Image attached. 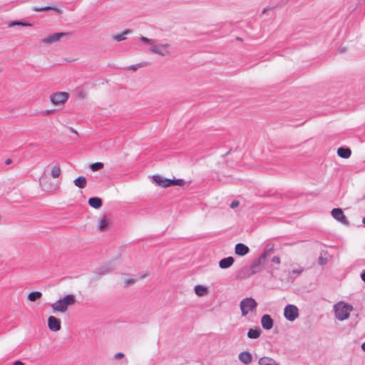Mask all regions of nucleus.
Here are the masks:
<instances>
[{
  "label": "nucleus",
  "mask_w": 365,
  "mask_h": 365,
  "mask_svg": "<svg viewBox=\"0 0 365 365\" xmlns=\"http://www.w3.org/2000/svg\"><path fill=\"white\" fill-rule=\"evenodd\" d=\"M76 302V297L74 294H67L52 303L51 308L54 314H64L68 311L69 307L74 305Z\"/></svg>",
  "instance_id": "nucleus-1"
},
{
  "label": "nucleus",
  "mask_w": 365,
  "mask_h": 365,
  "mask_svg": "<svg viewBox=\"0 0 365 365\" xmlns=\"http://www.w3.org/2000/svg\"><path fill=\"white\" fill-rule=\"evenodd\" d=\"M335 316L340 320L343 321L349 317V314L353 310V307L347 303L339 302L334 307Z\"/></svg>",
  "instance_id": "nucleus-2"
},
{
  "label": "nucleus",
  "mask_w": 365,
  "mask_h": 365,
  "mask_svg": "<svg viewBox=\"0 0 365 365\" xmlns=\"http://www.w3.org/2000/svg\"><path fill=\"white\" fill-rule=\"evenodd\" d=\"M153 179L158 185L163 187H168L173 185L183 186L185 185V182L182 179L170 180L164 178L158 175H154Z\"/></svg>",
  "instance_id": "nucleus-3"
},
{
  "label": "nucleus",
  "mask_w": 365,
  "mask_h": 365,
  "mask_svg": "<svg viewBox=\"0 0 365 365\" xmlns=\"http://www.w3.org/2000/svg\"><path fill=\"white\" fill-rule=\"evenodd\" d=\"M257 307V302L251 297L242 299L240 304L242 315L244 317L248 313L255 311Z\"/></svg>",
  "instance_id": "nucleus-4"
},
{
  "label": "nucleus",
  "mask_w": 365,
  "mask_h": 365,
  "mask_svg": "<svg viewBox=\"0 0 365 365\" xmlns=\"http://www.w3.org/2000/svg\"><path fill=\"white\" fill-rule=\"evenodd\" d=\"M68 99V94L66 92H56L50 96V100L55 106L63 105Z\"/></svg>",
  "instance_id": "nucleus-5"
},
{
  "label": "nucleus",
  "mask_w": 365,
  "mask_h": 365,
  "mask_svg": "<svg viewBox=\"0 0 365 365\" xmlns=\"http://www.w3.org/2000/svg\"><path fill=\"white\" fill-rule=\"evenodd\" d=\"M284 315L287 320L292 322L299 317V309L295 305L289 304L284 309Z\"/></svg>",
  "instance_id": "nucleus-6"
},
{
  "label": "nucleus",
  "mask_w": 365,
  "mask_h": 365,
  "mask_svg": "<svg viewBox=\"0 0 365 365\" xmlns=\"http://www.w3.org/2000/svg\"><path fill=\"white\" fill-rule=\"evenodd\" d=\"M331 216L340 223L348 225L349 221L341 208H334L331 211Z\"/></svg>",
  "instance_id": "nucleus-7"
},
{
  "label": "nucleus",
  "mask_w": 365,
  "mask_h": 365,
  "mask_svg": "<svg viewBox=\"0 0 365 365\" xmlns=\"http://www.w3.org/2000/svg\"><path fill=\"white\" fill-rule=\"evenodd\" d=\"M112 222L107 216L101 217L98 222L97 227L100 232H106L111 228Z\"/></svg>",
  "instance_id": "nucleus-8"
},
{
  "label": "nucleus",
  "mask_w": 365,
  "mask_h": 365,
  "mask_svg": "<svg viewBox=\"0 0 365 365\" xmlns=\"http://www.w3.org/2000/svg\"><path fill=\"white\" fill-rule=\"evenodd\" d=\"M262 258L263 257H261L257 260L253 262V263L248 268L247 277H249L251 275H253L261 270L262 265L263 264Z\"/></svg>",
  "instance_id": "nucleus-9"
},
{
  "label": "nucleus",
  "mask_w": 365,
  "mask_h": 365,
  "mask_svg": "<svg viewBox=\"0 0 365 365\" xmlns=\"http://www.w3.org/2000/svg\"><path fill=\"white\" fill-rule=\"evenodd\" d=\"M48 327L51 331H58L61 328V320L54 316L48 318Z\"/></svg>",
  "instance_id": "nucleus-10"
},
{
  "label": "nucleus",
  "mask_w": 365,
  "mask_h": 365,
  "mask_svg": "<svg viewBox=\"0 0 365 365\" xmlns=\"http://www.w3.org/2000/svg\"><path fill=\"white\" fill-rule=\"evenodd\" d=\"M66 35L67 34L64 32L53 34L43 38L41 42L44 44H51L54 42L58 41L61 37L66 36Z\"/></svg>",
  "instance_id": "nucleus-11"
},
{
  "label": "nucleus",
  "mask_w": 365,
  "mask_h": 365,
  "mask_svg": "<svg viewBox=\"0 0 365 365\" xmlns=\"http://www.w3.org/2000/svg\"><path fill=\"white\" fill-rule=\"evenodd\" d=\"M262 326L264 329L269 330L273 327V320L269 314H264L261 319Z\"/></svg>",
  "instance_id": "nucleus-12"
},
{
  "label": "nucleus",
  "mask_w": 365,
  "mask_h": 365,
  "mask_svg": "<svg viewBox=\"0 0 365 365\" xmlns=\"http://www.w3.org/2000/svg\"><path fill=\"white\" fill-rule=\"evenodd\" d=\"M250 251L249 247L242 244V243H238L235 245V254L240 256H244L247 255Z\"/></svg>",
  "instance_id": "nucleus-13"
},
{
  "label": "nucleus",
  "mask_w": 365,
  "mask_h": 365,
  "mask_svg": "<svg viewBox=\"0 0 365 365\" xmlns=\"http://www.w3.org/2000/svg\"><path fill=\"white\" fill-rule=\"evenodd\" d=\"M168 46H169V44H168V43L162 45L160 46L154 45L151 48V51L155 53H158V54L164 56V55L168 54V51L165 49Z\"/></svg>",
  "instance_id": "nucleus-14"
},
{
  "label": "nucleus",
  "mask_w": 365,
  "mask_h": 365,
  "mask_svg": "<svg viewBox=\"0 0 365 365\" xmlns=\"http://www.w3.org/2000/svg\"><path fill=\"white\" fill-rule=\"evenodd\" d=\"M234 261L235 260L232 257H228L221 259L219 262V266L222 269H227L232 265Z\"/></svg>",
  "instance_id": "nucleus-15"
},
{
  "label": "nucleus",
  "mask_w": 365,
  "mask_h": 365,
  "mask_svg": "<svg viewBox=\"0 0 365 365\" xmlns=\"http://www.w3.org/2000/svg\"><path fill=\"white\" fill-rule=\"evenodd\" d=\"M337 154L341 158H349L351 155V150L349 148H339L337 149Z\"/></svg>",
  "instance_id": "nucleus-16"
},
{
  "label": "nucleus",
  "mask_w": 365,
  "mask_h": 365,
  "mask_svg": "<svg viewBox=\"0 0 365 365\" xmlns=\"http://www.w3.org/2000/svg\"><path fill=\"white\" fill-rule=\"evenodd\" d=\"M239 359L245 364H249L252 362V356L250 352L244 351L240 354Z\"/></svg>",
  "instance_id": "nucleus-17"
},
{
  "label": "nucleus",
  "mask_w": 365,
  "mask_h": 365,
  "mask_svg": "<svg viewBox=\"0 0 365 365\" xmlns=\"http://www.w3.org/2000/svg\"><path fill=\"white\" fill-rule=\"evenodd\" d=\"M61 173L62 171L59 165H54L51 168L50 175L52 178H58Z\"/></svg>",
  "instance_id": "nucleus-18"
},
{
  "label": "nucleus",
  "mask_w": 365,
  "mask_h": 365,
  "mask_svg": "<svg viewBox=\"0 0 365 365\" xmlns=\"http://www.w3.org/2000/svg\"><path fill=\"white\" fill-rule=\"evenodd\" d=\"M88 204L91 207H92L95 209H98L101 207L102 200L100 197H91L88 200Z\"/></svg>",
  "instance_id": "nucleus-19"
},
{
  "label": "nucleus",
  "mask_w": 365,
  "mask_h": 365,
  "mask_svg": "<svg viewBox=\"0 0 365 365\" xmlns=\"http://www.w3.org/2000/svg\"><path fill=\"white\" fill-rule=\"evenodd\" d=\"M195 292L199 297H203L209 293L208 288L203 285H197L195 287Z\"/></svg>",
  "instance_id": "nucleus-20"
},
{
  "label": "nucleus",
  "mask_w": 365,
  "mask_h": 365,
  "mask_svg": "<svg viewBox=\"0 0 365 365\" xmlns=\"http://www.w3.org/2000/svg\"><path fill=\"white\" fill-rule=\"evenodd\" d=\"M75 185L79 188H84L87 185L86 178L84 176H79L73 180Z\"/></svg>",
  "instance_id": "nucleus-21"
},
{
  "label": "nucleus",
  "mask_w": 365,
  "mask_h": 365,
  "mask_svg": "<svg viewBox=\"0 0 365 365\" xmlns=\"http://www.w3.org/2000/svg\"><path fill=\"white\" fill-rule=\"evenodd\" d=\"M259 365H277V364L271 358H269V357H262L259 360Z\"/></svg>",
  "instance_id": "nucleus-22"
},
{
  "label": "nucleus",
  "mask_w": 365,
  "mask_h": 365,
  "mask_svg": "<svg viewBox=\"0 0 365 365\" xmlns=\"http://www.w3.org/2000/svg\"><path fill=\"white\" fill-rule=\"evenodd\" d=\"M41 297H42V293L41 292L36 291V292H30L28 294L27 297L30 302H35L36 300L39 299Z\"/></svg>",
  "instance_id": "nucleus-23"
},
{
  "label": "nucleus",
  "mask_w": 365,
  "mask_h": 365,
  "mask_svg": "<svg viewBox=\"0 0 365 365\" xmlns=\"http://www.w3.org/2000/svg\"><path fill=\"white\" fill-rule=\"evenodd\" d=\"M260 335V331L259 329H250L247 333V336L250 339H257Z\"/></svg>",
  "instance_id": "nucleus-24"
},
{
  "label": "nucleus",
  "mask_w": 365,
  "mask_h": 365,
  "mask_svg": "<svg viewBox=\"0 0 365 365\" xmlns=\"http://www.w3.org/2000/svg\"><path fill=\"white\" fill-rule=\"evenodd\" d=\"M103 163L101 162L95 163L91 165V169L92 171L96 172L103 168Z\"/></svg>",
  "instance_id": "nucleus-25"
},
{
  "label": "nucleus",
  "mask_w": 365,
  "mask_h": 365,
  "mask_svg": "<svg viewBox=\"0 0 365 365\" xmlns=\"http://www.w3.org/2000/svg\"><path fill=\"white\" fill-rule=\"evenodd\" d=\"M136 280L135 279L130 277H125L123 279V284L125 287H129L132 284H134Z\"/></svg>",
  "instance_id": "nucleus-26"
},
{
  "label": "nucleus",
  "mask_w": 365,
  "mask_h": 365,
  "mask_svg": "<svg viewBox=\"0 0 365 365\" xmlns=\"http://www.w3.org/2000/svg\"><path fill=\"white\" fill-rule=\"evenodd\" d=\"M34 10L35 11H48V10H56V11H58L57 9H54V8H52L51 6H46V7H40V8H34Z\"/></svg>",
  "instance_id": "nucleus-27"
},
{
  "label": "nucleus",
  "mask_w": 365,
  "mask_h": 365,
  "mask_svg": "<svg viewBox=\"0 0 365 365\" xmlns=\"http://www.w3.org/2000/svg\"><path fill=\"white\" fill-rule=\"evenodd\" d=\"M31 26V25L29 23H24V22H20V21H14V22H11L10 24H9V26Z\"/></svg>",
  "instance_id": "nucleus-28"
},
{
  "label": "nucleus",
  "mask_w": 365,
  "mask_h": 365,
  "mask_svg": "<svg viewBox=\"0 0 365 365\" xmlns=\"http://www.w3.org/2000/svg\"><path fill=\"white\" fill-rule=\"evenodd\" d=\"M128 31H126L124 34H119V35H116L114 36V39L117 41H123L125 38V34H128Z\"/></svg>",
  "instance_id": "nucleus-29"
},
{
  "label": "nucleus",
  "mask_w": 365,
  "mask_h": 365,
  "mask_svg": "<svg viewBox=\"0 0 365 365\" xmlns=\"http://www.w3.org/2000/svg\"><path fill=\"white\" fill-rule=\"evenodd\" d=\"M272 262L274 263L275 264H279L281 263V259L278 256H274L272 258Z\"/></svg>",
  "instance_id": "nucleus-30"
},
{
  "label": "nucleus",
  "mask_w": 365,
  "mask_h": 365,
  "mask_svg": "<svg viewBox=\"0 0 365 365\" xmlns=\"http://www.w3.org/2000/svg\"><path fill=\"white\" fill-rule=\"evenodd\" d=\"M239 205H240V202L238 200H234L230 204V207L231 208H235V207H238Z\"/></svg>",
  "instance_id": "nucleus-31"
},
{
  "label": "nucleus",
  "mask_w": 365,
  "mask_h": 365,
  "mask_svg": "<svg viewBox=\"0 0 365 365\" xmlns=\"http://www.w3.org/2000/svg\"><path fill=\"white\" fill-rule=\"evenodd\" d=\"M123 357H124V354H123V353H117V354L115 355V356H114V358H115V359H122V358H123Z\"/></svg>",
  "instance_id": "nucleus-32"
},
{
  "label": "nucleus",
  "mask_w": 365,
  "mask_h": 365,
  "mask_svg": "<svg viewBox=\"0 0 365 365\" xmlns=\"http://www.w3.org/2000/svg\"><path fill=\"white\" fill-rule=\"evenodd\" d=\"M140 40H141V41H143V42H145V43H151V42H152V40H151V39H149V38H146V37H143V36H142V37L140 38Z\"/></svg>",
  "instance_id": "nucleus-33"
},
{
  "label": "nucleus",
  "mask_w": 365,
  "mask_h": 365,
  "mask_svg": "<svg viewBox=\"0 0 365 365\" xmlns=\"http://www.w3.org/2000/svg\"><path fill=\"white\" fill-rule=\"evenodd\" d=\"M138 67H139V66H130L128 67V68H129L130 70H133V71H136V70L138 69Z\"/></svg>",
  "instance_id": "nucleus-34"
},
{
  "label": "nucleus",
  "mask_w": 365,
  "mask_h": 365,
  "mask_svg": "<svg viewBox=\"0 0 365 365\" xmlns=\"http://www.w3.org/2000/svg\"><path fill=\"white\" fill-rule=\"evenodd\" d=\"M302 272H303L302 269H298L292 270V272L293 273H296V274H300Z\"/></svg>",
  "instance_id": "nucleus-35"
},
{
  "label": "nucleus",
  "mask_w": 365,
  "mask_h": 365,
  "mask_svg": "<svg viewBox=\"0 0 365 365\" xmlns=\"http://www.w3.org/2000/svg\"><path fill=\"white\" fill-rule=\"evenodd\" d=\"M13 365H24V363H22L21 361H16L14 363Z\"/></svg>",
  "instance_id": "nucleus-36"
},
{
  "label": "nucleus",
  "mask_w": 365,
  "mask_h": 365,
  "mask_svg": "<svg viewBox=\"0 0 365 365\" xmlns=\"http://www.w3.org/2000/svg\"><path fill=\"white\" fill-rule=\"evenodd\" d=\"M361 279L364 282H365V271L361 275Z\"/></svg>",
  "instance_id": "nucleus-37"
},
{
  "label": "nucleus",
  "mask_w": 365,
  "mask_h": 365,
  "mask_svg": "<svg viewBox=\"0 0 365 365\" xmlns=\"http://www.w3.org/2000/svg\"><path fill=\"white\" fill-rule=\"evenodd\" d=\"M319 262H320V263H321L322 264H324V263H325V262H324V259H322V257H320V258H319Z\"/></svg>",
  "instance_id": "nucleus-38"
},
{
  "label": "nucleus",
  "mask_w": 365,
  "mask_h": 365,
  "mask_svg": "<svg viewBox=\"0 0 365 365\" xmlns=\"http://www.w3.org/2000/svg\"><path fill=\"white\" fill-rule=\"evenodd\" d=\"M361 349L365 351V342L362 344Z\"/></svg>",
  "instance_id": "nucleus-39"
},
{
  "label": "nucleus",
  "mask_w": 365,
  "mask_h": 365,
  "mask_svg": "<svg viewBox=\"0 0 365 365\" xmlns=\"http://www.w3.org/2000/svg\"><path fill=\"white\" fill-rule=\"evenodd\" d=\"M11 159H7V160H6V164H9V163H11Z\"/></svg>",
  "instance_id": "nucleus-40"
},
{
  "label": "nucleus",
  "mask_w": 365,
  "mask_h": 365,
  "mask_svg": "<svg viewBox=\"0 0 365 365\" xmlns=\"http://www.w3.org/2000/svg\"><path fill=\"white\" fill-rule=\"evenodd\" d=\"M362 222L364 224H365V217L363 218Z\"/></svg>",
  "instance_id": "nucleus-41"
}]
</instances>
